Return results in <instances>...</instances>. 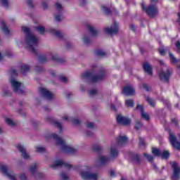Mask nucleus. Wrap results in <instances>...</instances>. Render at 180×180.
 <instances>
[{"label":"nucleus","mask_w":180,"mask_h":180,"mask_svg":"<svg viewBox=\"0 0 180 180\" xmlns=\"http://www.w3.org/2000/svg\"><path fill=\"white\" fill-rule=\"evenodd\" d=\"M26 174H25V173H22L19 176L20 180H26Z\"/></svg>","instance_id":"47"},{"label":"nucleus","mask_w":180,"mask_h":180,"mask_svg":"<svg viewBox=\"0 0 180 180\" xmlns=\"http://www.w3.org/2000/svg\"><path fill=\"white\" fill-rule=\"evenodd\" d=\"M139 144L140 146H144V141H143V139H140Z\"/></svg>","instance_id":"58"},{"label":"nucleus","mask_w":180,"mask_h":180,"mask_svg":"<svg viewBox=\"0 0 180 180\" xmlns=\"http://www.w3.org/2000/svg\"><path fill=\"white\" fill-rule=\"evenodd\" d=\"M50 56H51V60H58V56L57 55H54L53 53H50Z\"/></svg>","instance_id":"46"},{"label":"nucleus","mask_w":180,"mask_h":180,"mask_svg":"<svg viewBox=\"0 0 180 180\" xmlns=\"http://www.w3.org/2000/svg\"><path fill=\"white\" fill-rule=\"evenodd\" d=\"M39 92L46 98V99H48L49 101L53 99L54 98V94H52L49 90L44 88L39 89Z\"/></svg>","instance_id":"17"},{"label":"nucleus","mask_w":180,"mask_h":180,"mask_svg":"<svg viewBox=\"0 0 180 180\" xmlns=\"http://www.w3.org/2000/svg\"><path fill=\"white\" fill-rule=\"evenodd\" d=\"M169 157V152L168 150H164L162 153V158L167 160Z\"/></svg>","instance_id":"35"},{"label":"nucleus","mask_w":180,"mask_h":180,"mask_svg":"<svg viewBox=\"0 0 180 180\" xmlns=\"http://www.w3.org/2000/svg\"><path fill=\"white\" fill-rule=\"evenodd\" d=\"M26 3L27 4V5H29L30 6H33V3L32 1V0H27Z\"/></svg>","instance_id":"56"},{"label":"nucleus","mask_w":180,"mask_h":180,"mask_svg":"<svg viewBox=\"0 0 180 180\" xmlns=\"http://www.w3.org/2000/svg\"><path fill=\"white\" fill-rule=\"evenodd\" d=\"M134 160L136 161V164H140V158H139L138 155L135 157Z\"/></svg>","instance_id":"55"},{"label":"nucleus","mask_w":180,"mask_h":180,"mask_svg":"<svg viewBox=\"0 0 180 180\" xmlns=\"http://www.w3.org/2000/svg\"><path fill=\"white\" fill-rule=\"evenodd\" d=\"M98 91H96V89H93L90 91H89V95H96V94L97 93Z\"/></svg>","instance_id":"45"},{"label":"nucleus","mask_w":180,"mask_h":180,"mask_svg":"<svg viewBox=\"0 0 180 180\" xmlns=\"http://www.w3.org/2000/svg\"><path fill=\"white\" fill-rule=\"evenodd\" d=\"M60 178L62 180H68V176H67V174L62 173L60 174Z\"/></svg>","instance_id":"44"},{"label":"nucleus","mask_w":180,"mask_h":180,"mask_svg":"<svg viewBox=\"0 0 180 180\" xmlns=\"http://www.w3.org/2000/svg\"><path fill=\"white\" fill-rule=\"evenodd\" d=\"M87 29L90 32V33L92 34V36H97V34L99 33V32L94 27V26L88 24L87 25Z\"/></svg>","instance_id":"21"},{"label":"nucleus","mask_w":180,"mask_h":180,"mask_svg":"<svg viewBox=\"0 0 180 180\" xmlns=\"http://www.w3.org/2000/svg\"><path fill=\"white\" fill-rule=\"evenodd\" d=\"M35 151H36V153H45L46 148H44L41 146H37L35 147Z\"/></svg>","instance_id":"26"},{"label":"nucleus","mask_w":180,"mask_h":180,"mask_svg":"<svg viewBox=\"0 0 180 180\" xmlns=\"http://www.w3.org/2000/svg\"><path fill=\"white\" fill-rule=\"evenodd\" d=\"M6 123L8 124V126H15V124H16V123L10 117H6Z\"/></svg>","instance_id":"30"},{"label":"nucleus","mask_w":180,"mask_h":180,"mask_svg":"<svg viewBox=\"0 0 180 180\" xmlns=\"http://www.w3.org/2000/svg\"><path fill=\"white\" fill-rule=\"evenodd\" d=\"M17 148L20 153H21V155L24 160H30V155L26 152V149L25 147H23V146H22V144H18L17 146Z\"/></svg>","instance_id":"15"},{"label":"nucleus","mask_w":180,"mask_h":180,"mask_svg":"<svg viewBox=\"0 0 180 180\" xmlns=\"http://www.w3.org/2000/svg\"><path fill=\"white\" fill-rule=\"evenodd\" d=\"M81 6H84L86 4V0H78Z\"/></svg>","instance_id":"49"},{"label":"nucleus","mask_w":180,"mask_h":180,"mask_svg":"<svg viewBox=\"0 0 180 180\" xmlns=\"http://www.w3.org/2000/svg\"><path fill=\"white\" fill-rule=\"evenodd\" d=\"M22 31L26 34L22 44L32 53H37V46H39V38L30 32V28L28 27L23 26Z\"/></svg>","instance_id":"1"},{"label":"nucleus","mask_w":180,"mask_h":180,"mask_svg":"<svg viewBox=\"0 0 180 180\" xmlns=\"http://www.w3.org/2000/svg\"><path fill=\"white\" fill-rule=\"evenodd\" d=\"M92 172V166H85L84 169L78 172L83 180H96L98 174Z\"/></svg>","instance_id":"4"},{"label":"nucleus","mask_w":180,"mask_h":180,"mask_svg":"<svg viewBox=\"0 0 180 180\" xmlns=\"http://www.w3.org/2000/svg\"><path fill=\"white\" fill-rule=\"evenodd\" d=\"M169 134L171 144L174 147V148H176V150L180 151V142L176 141V137H175V135H174L172 132L169 131Z\"/></svg>","instance_id":"13"},{"label":"nucleus","mask_w":180,"mask_h":180,"mask_svg":"<svg viewBox=\"0 0 180 180\" xmlns=\"http://www.w3.org/2000/svg\"><path fill=\"white\" fill-rule=\"evenodd\" d=\"M82 40L84 44H89L91 43V38L88 35H84Z\"/></svg>","instance_id":"29"},{"label":"nucleus","mask_w":180,"mask_h":180,"mask_svg":"<svg viewBox=\"0 0 180 180\" xmlns=\"http://www.w3.org/2000/svg\"><path fill=\"white\" fill-rule=\"evenodd\" d=\"M37 168H39V165H37L36 163H34L30 166V172H31L32 175H34L36 171H37Z\"/></svg>","instance_id":"24"},{"label":"nucleus","mask_w":180,"mask_h":180,"mask_svg":"<svg viewBox=\"0 0 180 180\" xmlns=\"http://www.w3.org/2000/svg\"><path fill=\"white\" fill-rule=\"evenodd\" d=\"M146 99L148 103H149V105H150L153 108H154V106L155 105V102H154V100H153L152 98H150V97H146Z\"/></svg>","instance_id":"33"},{"label":"nucleus","mask_w":180,"mask_h":180,"mask_svg":"<svg viewBox=\"0 0 180 180\" xmlns=\"http://www.w3.org/2000/svg\"><path fill=\"white\" fill-rule=\"evenodd\" d=\"M122 92L127 96L134 95V89L130 85H127L123 88Z\"/></svg>","instance_id":"18"},{"label":"nucleus","mask_w":180,"mask_h":180,"mask_svg":"<svg viewBox=\"0 0 180 180\" xmlns=\"http://www.w3.org/2000/svg\"><path fill=\"white\" fill-rule=\"evenodd\" d=\"M152 153L156 157H160V155H161V151L160 150V149H158L157 148H153L152 149Z\"/></svg>","instance_id":"28"},{"label":"nucleus","mask_w":180,"mask_h":180,"mask_svg":"<svg viewBox=\"0 0 180 180\" xmlns=\"http://www.w3.org/2000/svg\"><path fill=\"white\" fill-rule=\"evenodd\" d=\"M49 32H51V33H52V34H54L55 36H57L58 37H59V36H60V31H57L56 30H54V28H51L49 30Z\"/></svg>","instance_id":"34"},{"label":"nucleus","mask_w":180,"mask_h":180,"mask_svg":"<svg viewBox=\"0 0 180 180\" xmlns=\"http://www.w3.org/2000/svg\"><path fill=\"white\" fill-rule=\"evenodd\" d=\"M143 70L148 74V75H153V68L148 63H146L143 64Z\"/></svg>","instance_id":"20"},{"label":"nucleus","mask_w":180,"mask_h":180,"mask_svg":"<svg viewBox=\"0 0 180 180\" xmlns=\"http://www.w3.org/2000/svg\"><path fill=\"white\" fill-rule=\"evenodd\" d=\"M11 95V91L9 90H3L2 96H9Z\"/></svg>","instance_id":"42"},{"label":"nucleus","mask_w":180,"mask_h":180,"mask_svg":"<svg viewBox=\"0 0 180 180\" xmlns=\"http://www.w3.org/2000/svg\"><path fill=\"white\" fill-rule=\"evenodd\" d=\"M143 87L144 89H146V91H150V87L148 86V85L143 84Z\"/></svg>","instance_id":"54"},{"label":"nucleus","mask_w":180,"mask_h":180,"mask_svg":"<svg viewBox=\"0 0 180 180\" xmlns=\"http://www.w3.org/2000/svg\"><path fill=\"white\" fill-rule=\"evenodd\" d=\"M10 73L11 74V75H18V72L15 70H11Z\"/></svg>","instance_id":"51"},{"label":"nucleus","mask_w":180,"mask_h":180,"mask_svg":"<svg viewBox=\"0 0 180 180\" xmlns=\"http://www.w3.org/2000/svg\"><path fill=\"white\" fill-rule=\"evenodd\" d=\"M0 5L4 8H8V0H0Z\"/></svg>","instance_id":"38"},{"label":"nucleus","mask_w":180,"mask_h":180,"mask_svg":"<svg viewBox=\"0 0 180 180\" xmlns=\"http://www.w3.org/2000/svg\"><path fill=\"white\" fill-rule=\"evenodd\" d=\"M55 8L56 9H57L58 11H60L62 8L61 4H58V3H56L55 4Z\"/></svg>","instance_id":"48"},{"label":"nucleus","mask_w":180,"mask_h":180,"mask_svg":"<svg viewBox=\"0 0 180 180\" xmlns=\"http://www.w3.org/2000/svg\"><path fill=\"white\" fill-rule=\"evenodd\" d=\"M101 9L103 12H105V13H106L107 15H109V13H110V10H109V8H108L105 6H101Z\"/></svg>","instance_id":"39"},{"label":"nucleus","mask_w":180,"mask_h":180,"mask_svg":"<svg viewBox=\"0 0 180 180\" xmlns=\"http://www.w3.org/2000/svg\"><path fill=\"white\" fill-rule=\"evenodd\" d=\"M172 167L173 168V174L172 180H179L180 176V167L175 162H172Z\"/></svg>","instance_id":"10"},{"label":"nucleus","mask_w":180,"mask_h":180,"mask_svg":"<svg viewBox=\"0 0 180 180\" xmlns=\"http://www.w3.org/2000/svg\"><path fill=\"white\" fill-rule=\"evenodd\" d=\"M0 27H1V30H3L4 33H5V34H9V30L8 29V27H6V25H5V22H4V21L1 22Z\"/></svg>","instance_id":"23"},{"label":"nucleus","mask_w":180,"mask_h":180,"mask_svg":"<svg viewBox=\"0 0 180 180\" xmlns=\"http://www.w3.org/2000/svg\"><path fill=\"white\" fill-rule=\"evenodd\" d=\"M160 64L161 65H164V61L160 60Z\"/></svg>","instance_id":"63"},{"label":"nucleus","mask_w":180,"mask_h":180,"mask_svg":"<svg viewBox=\"0 0 180 180\" xmlns=\"http://www.w3.org/2000/svg\"><path fill=\"white\" fill-rule=\"evenodd\" d=\"M172 70L168 69L167 66H165L162 68V71L159 74V77L161 81H164V82H168V79H169V77H171Z\"/></svg>","instance_id":"7"},{"label":"nucleus","mask_w":180,"mask_h":180,"mask_svg":"<svg viewBox=\"0 0 180 180\" xmlns=\"http://www.w3.org/2000/svg\"><path fill=\"white\" fill-rule=\"evenodd\" d=\"M29 70H30V68L27 65H21V72L22 74H26V72H28Z\"/></svg>","instance_id":"25"},{"label":"nucleus","mask_w":180,"mask_h":180,"mask_svg":"<svg viewBox=\"0 0 180 180\" xmlns=\"http://www.w3.org/2000/svg\"><path fill=\"white\" fill-rule=\"evenodd\" d=\"M46 120L49 122V123H52L53 124L56 126V127L59 129L60 131H61V124H60V122L53 120V118L51 117H47Z\"/></svg>","instance_id":"22"},{"label":"nucleus","mask_w":180,"mask_h":180,"mask_svg":"<svg viewBox=\"0 0 180 180\" xmlns=\"http://www.w3.org/2000/svg\"><path fill=\"white\" fill-rule=\"evenodd\" d=\"M111 158H115V157H112V155H110V158H108L105 155H100L98 156L96 162L98 165H106L110 162Z\"/></svg>","instance_id":"11"},{"label":"nucleus","mask_w":180,"mask_h":180,"mask_svg":"<svg viewBox=\"0 0 180 180\" xmlns=\"http://www.w3.org/2000/svg\"><path fill=\"white\" fill-rule=\"evenodd\" d=\"M63 19H64V16H63V15L61 14H57L55 15V20H56V22H60Z\"/></svg>","instance_id":"36"},{"label":"nucleus","mask_w":180,"mask_h":180,"mask_svg":"<svg viewBox=\"0 0 180 180\" xmlns=\"http://www.w3.org/2000/svg\"><path fill=\"white\" fill-rule=\"evenodd\" d=\"M60 79L62 81V82H65L67 81V78L63 76H61Z\"/></svg>","instance_id":"57"},{"label":"nucleus","mask_w":180,"mask_h":180,"mask_svg":"<svg viewBox=\"0 0 180 180\" xmlns=\"http://www.w3.org/2000/svg\"><path fill=\"white\" fill-rule=\"evenodd\" d=\"M104 32L108 34H116V33L119 32V27H117V23L115 22L113 25L104 28Z\"/></svg>","instance_id":"12"},{"label":"nucleus","mask_w":180,"mask_h":180,"mask_svg":"<svg viewBox=\"0 0 180 180\" xmlns=\"http://www.w3.org/2000/svg\"><path fill=\"white\" fill-rule=\"evenodd\" d=\"M96 54L98 57H103V56H105L106 53H105V51H103L102 50H98L96 51Z\"/></svg>","instance_id":"37"},{"label":"nucleus","mask_w":180,"mask_h":180,"mask_svg":"<svg viewBox=\"0 0 180 180\" xmlns=\"http://www.w3.org/2000/svg\"><path fill=\"white\" fill-rule=\"evenodd\" d=\"M169 56L170 57V60H171L172 63H177L178 62V60H176V58H175V56H174L172 53H169Z\"/></svg>","instance_id":"40"},{"label":"nucleus","mask_w":180,"mask_h":180,"mask_svg":"<svg viewBox=\"0 0 180 180\" xmlns=\"http://www.w3.org/2000/svg\"><path fill=\"white\" fill-rule=\"evenodd\" d=\"M125 105L128 108H133V106H134V101H133V100L131 99L126 100Z\"/></svg>","instance_id":"27"},{"label":"nucleus","mask_w":180,"mask_h":180,"mask_svg":"<svg viewBox=\"0 0 180 180\" xmlns=\"http://www.w3.org/2000/svg\"><path fill=\"white\" fill-rule=\"evenodd\" d=\"M111 108L112 109V110H116L113 104L111 105Z\"/></svg>","instance_id":"61"},{"label":"nucleus","mask_w":180,"mask_h":180,"mask_svg":"<svg viewBox=\"0 0 180 180\" xmlns=\"http://www.w3.org/2000/svg\"><path fill=\"white\" fill-rule=\"evenodd\" d=\"M51 75L52 77H54V75H56V72L51 71Z\"/></svg>","instance_id":"60"},{"label":"nucleus","mask_w":180,"mask_h":180,"mask_svg":"<svg viewBox=\"0 0 180 180\" xmlns=\"http://www.w3.org/2000/svg\"><path fill=\"white\" fill-rule=\"evenodd\" d=\"M136 110H139L141 113V116L142 119H144V120H150V115L148 113L144 111V108L141 105H138L136 106Z\"/></svg>","instance_id":"16"},{"label":"nucleus","mask_w":180,"mask_h":180,"mask_svg":"<svg viewBox=\"0 0 180 180\" xmlns=\"http://www.w3.org/2000/svg\"><path fill=\"white\" fill-rule=\"evenodd\" d=\"M144 157H146L147 158V160H148V161H153V158L151 155H148L147 153H144L143 154Z\"/></svg>","instance_id":"43"},{"label":"nucleus","mask_w":180,"mask_h":180,"mask_svg":"<svg viewBox=\"0 0 180 180\" xmlns=\"http://www.w3.org/2000/svg\"><path fill=\"white\" fill-rule=\"evenodd\" d=\"M131 29L132 30H134V29H136V27H134V25H131Z\"/></svg>","instance_id":"62"},{"label":"nucleus","mask_w":180,"mask_h":180,"mask_svg":"<svg viewBox=\"0 0 180 180\" xmlns=\"http://www.w3.org/2000/svg\"><path fill=\"white\" fill-rule=\"evenodd\" d=\"M50 167L53 169H56V168H57L58 167H65V168H68V169H70V168H72V166L70 165V163H65L61 159H58L52 162L50 165Z\"/></svg>","instance_id":"8"},{"label":"nucleus","mask_w":180,"mask_h":180,"mask_svg":"<svg viewBox=\"0 0 180 180\" xmlns=\"http://www.w3.org/2000/svg\"><path fill=\"white\" fill-rule=\"evenodd\" d=\"M176 47L177 50H178L179 51H180V41H177L176 42Z\"/></svg>","instance_id":"52"},{"label":"nucleus","mask_w":180,"mask_h":180,"mask_svg":"<svg viewBox=\"0 0 180 180\" xmlns=\"http://www.w3.org/2000/svg\"><path fill=\"white\" fill-rule=\"evenodd\" d=\"M82 78H89L91 82H98V81H101L105 78V73L101 72L96 76H92L91 72H85L82 75Z\"/></svg>","instance_id":"6"},{"label":"nucleus","mask_w":180,"mask_h":180,"mask_svg":"<svg viewBox=\"0 0 180 180\" xmlns=\"http://www.w3.org/2000/svg\"><path fill=\"white\" fill-rule=\"evenodd\" d=\"M10 82L11 84V86L15 91V92H18V94H23V90L22 89V83L20 82H18L16 79L11 78L10 80Z\"/></svg>","instance_id":"9"},{"label":"nucleus","mask_w":180,"mask_h":180,"mask_svg":"<svg viewBox=\"0 0 180 180\" xmlns=\"http://www.w3.org/2000/svg\"><path fill=\"white\" fill-rule=\"evenodd\" d=\"M136 130H140V129H141L143 127V124H141V122H140V121L137 120L135 123V126H134Z\"/></svg>","instance_id":"32"},{"label":"nucleus","mask_w":180,"mask_h":180,"mask_svg":"<svg viewBox=\"0 0 180 180\" xmlns=\"http://www.w3.org/2000/svg\"><path fill=\"white\" fill-rule=\"evenodd\" d=\"M86 126L88 129H94L95 124L94 122H87Z\"/></svg>","instance_id":"41"},{"label":"nucleus","mask_w":180,"mask_h":180,"mask_svg":"<svg viewBox=\"0 0 180 180\" xmlns=\"http://www.w3.org/2000/svg\"><path fill=\"white\" fill-rule=\"evenodd\" d=\"M115 171L112 170L110 172V176H115Z\"/></svg>","instance_id":"59"},{"label":"nucleus","mask_w":180,"mask_h":180,"mask_svg":"<svg viewBox=\"0 0 180 180\" xmlns=\"http://www.w3.org/2000/svg\"><path fill=\"white\" fill-rule=\"evenodd\" d=\"M128 141V138L124 136H120L117 139L116 144H112L110 149V155L111 157H117L119 155V151L117 150V147L120 146H124Z\"/></svg>","instance_id":"3"},{"label":"nucleus","mask_w":180,"mask_h":180,"mask_svg":"<svg viewBox=\"0 0 180 180\" xmlns=\"http://www.w3.org/2000/svg\"><path fill=\"white\" fill-rule=\"evenodd\" d=\"M158 2V0H151V4L146 7L144 4H141V8L143 11H145L146 13L150 16V18H154L155 16H157L158 15V9H157V7L153 4H157Z\"/></svg>","instance_id":"5"},{"label":"nucleus","mask_w":180,"mask_h":180,"mask_svg":"<svg viewBox=\"0 0 180 180\" xmlns=\"http://www.w3.org/2000/svg\"><path fill=\"white\" fill-rule=\"evenodd\" d=\"M63 119L66 122H69V123H72L75 126H78V124L81 123V121H79V120L68 117V115L63 116Z\"/></svg>","instance_id":"19"},{"label":"nucleus","mask_w":180,"mask_h":180,"mask_svg":"<svg viewBox=\"0 0 180 180\" xmlns=\"http://www.w3.org/2000/svg\"><path fill=\"white\" fill-rule=\"evenodd\" d=\"M51 139H53L56 141V146H58L64 153L68 154L72 153L75 151V148L71 147L70 145H67L64 139L58 137L56 134H51L49 135Z\"/></svg>","instance_id":"2"},{"label":"nucleus","mask_w":180,"mask_h":180,"mask_svg":"<svg viewBox=\"0 0 180 180\" xmlns=\"http://www.w3.org/2000/svg\"><path fill=\"white\" fill-rule=\"evenodd\" d=\"M117 121L120 124H123L124 126H129L131 123V120L124 117L122 115H118L117 116Z\"/></svg>","instance_id":"14"},{"label":"nucleus","mask_w":180,"mask_h":180,"mask_svg":"<svg viewBox=\"0 0 180 180\" xmlns=\"http://www.w3.org/2000/svg\"><path fill=\"white\" fill-rule=\"evenodd\" d=\"M172 122L176 123V120H172Z\"/></svg>","instance_id":"64"},{"label":"nucleus","mask_w":180,"mask_h":180,"mask_svg":"<svg viewBox=\"0 0 180 180\" xmlns=\"http://www.w3.org/2000/svg\"><path fill=\"white\" fill-rule=\"evenodd\" d=\"M159 53L161 56H164L165 54V49H159Z\"/></svg>","instance_id":"53"},{"label":"nucleus","mask_w":180,"mask_h":180,"mask_svg":"<svg viewBox=\"0 0 180 180\" xmlns=\"http://www.w3.org/2000/svg\"><path fill=\"white\" fill-rule=\"evenodd\" d=\"M37 30L40 33V34H44L46 30L43 26H38L36 27Z\"/></svg>","instance_id":"31"},{"label":"nucleus","mask_w":180,"mask_h":180,"mask_svg":"<svg viewBox=\"0 0 180 180\" xmlns=\"http://www.w3.org/2000/svg\"><path fill=\"white\" fill-rule=\"evenodd\" d=\"M47 6H48L47 2L46 1H42V8L44 9H47Z\"/></svg>","instance_id":"50"}]
</instances>
